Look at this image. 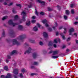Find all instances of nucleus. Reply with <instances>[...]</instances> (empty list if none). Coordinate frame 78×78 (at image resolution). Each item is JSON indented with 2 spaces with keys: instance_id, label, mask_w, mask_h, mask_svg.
<instances>
[{
  "instance_id": "obj_55",
  "label": "nucleus",
  "mask_w": 78,
  "mask_h": 78,
  "mask_svg": "<svg viewBox=\"0 0 78 78\" xmlns=\"http://www.w3.org/2000/svg\"><path fill=\"white\" fill-rule=\"evenodd\" d=\"M35 14H36V15H37V16H38V12H37V11H36L35 12Z\"/></svg>"
},
{
  "instance_id": "obj_33",
  "label": "nucleus",
  "mask_w": 78,
  "mask_h": 78,
  "mask_svg": "<svg viewBox=\"0 0 78 78\" xmlns=\"http://www.w3.org/2000/svg\"><path fill=\"white\" fill-rule=\"evenodd\" d=\"M16 6H19L20 8H21V5L20 4H16Z\"/></svg>"
},
{
  "instance_id": "obj_57",
  "label": "nucleus",
  "mask_w": 78,
  "mask_h": 78,
  "mask_svg": "<svg viewBox=\"0 0 78 78\" xmlns=\"http://www.w3.org/2000/svg\"><path fill=\"white\" fill-rule=\"evenodd\" d=\"M32 19H36V17L34 16H32Z\"/></svg>"
},
{
  "instance_id": "obj_23",
  "label": "nucleus",
  "mask_w": 78,
  "mask_h": 78,
  "mask_svg": "<svg viewBox=\"0 0 78 78\" xmlns=\"http://www.w3.org/2000/svg\"><path fill=\"white\" fill-rule=\"evenodd\" d=\"M59 57L58 56H53L52 57V58L53 59H56V58H58Z\"/></svg>"
},
{
  "instance_id": "obj_31",
  "label": "nucleus",
  "mask_w": 78,
  "mask_h": 78,
  "mask_svg": "<svg viewBox=\"0 0 78 78\" xmlns=\"http://www.w3.org/2000/svg\"><path fill=\"white\" fill-rule=\"evenodd\" d=\"M42 22L43 23H45L47 22V21L46 20H42Z\"/></svg>"
},
{
  "instance_id": "obj_19",
  "label": "nucleus",
  "mask_w": 78,
  "mask_h": 78,
  "mask_svg": "<svg viewBox=\"0 0 78 78\" xmlns=\"http://www.w3.org/2000/svg\"><path fill=\"white\" fill-rule=\"evenodd\" d=\"M5 37V32L4 30H3L2 37Z\"/></svg>"
},
{
  "instance_id": "obj_48",
  "label": "nucleus",
  "mask_w": 78,
  "mask_h": 78,
  "mask_svg": "<svg viewBox=\"0 0 78 78\" xmlns=\"http://www.w3.org/2000/svg\"><path fill=\"white\" fill-rule=\"evenodd\" d=\"M67 16L64 15V18L66 20V19H67Z\"/></svg>"
},
{
  "instance_id": "obj_14",
  "label": "nucleus",
  "mask_w": 78,
  "mask_h": 78,
  "mask_svg": "<svg viewBox=\"0 0 78 78\" xmlns=\"http://www.w3.org/2000/svg\"><path fill=\"white\" fill-rule=\"evenodd\" d=\"M37 2L40 3H41L43 4H45V2L44 1H41L40 0H37Z\"/></svg>"
},
{
  "instance_id": "obj_54",
  "label": "nucleus",
  "mask_w": 78,
  "mask_h": 78,
  "mask_svg": "<svg viewBox=\"0 0 78 78\" xmlns=\"http://www.w3.org/2000/svg\"><path fill=\"white\" fill-rule=\"evenodd\" d=\"M53 46L55 47V48H56V44H54L53 45Z\"/></svg>"
},
{
  "instance_id": "obj_58",
  "label": "nucleus",
  "mask_w": 78,
  "mask_h": 78,
  "mask_svg": "<svg viewBox=\"0 0 78 78\" xmlns=\"http://www.w3.org/2000/svg\"><path fill=\"white\" fill-rule=\"evenodd\" d=\"M78 22H75L74 23V24L75 25H76V24H78Z\"/></svg>"
},
{
  "instance_id": "obj_37",
  "label": "nucleus",
  "mask_w": 78,
  "mask_h": 78,
  "mask_svg": "<svg viewBox=\"0 0 78 78\" xmlns=\"http://www.w3.org/2000/svg\"><path fill=\"white\" fill-rule=\"evenodd\" d=\"M48 30L49 31H52V28L49 27V28H48Z\"/></svg>"
},
{
  "instance_id": "obj_4",
  "label": "nucleus",
  "mask_w": 78,
  "mask_h": 78,
  "mask_svg": "<svg viewBox=\"0 0 78 78\" xmlns=\"http://www.w3.org/2000/svg\"><path fill=\"white\" fill-rule=\"evenodd\" d=\"M10 36L12 38L15 37V33L13 30H11L10 33Z\"/></svg>"
},
{
  "instance_id": "obj_41",
  "label": "nucleus",
  "mask_w": 78,
  "mask_h": 78,
  "mask_svg": "<svg viewBox=\"0 0 78 78\" xmlns=\"http://www.w3.org/2000/svg\"><path fill=\"white\" fill-rule=\"evenodd\" d=\"M57 7L58 8V10L59 11H60V9L61 8V6L58 5L57 6Z\"/></svg>"
},
{
  "instance_id": "obj_15",
  "label": "nucleus",
  "mask_w": 78,
  "mask_h": 78,
  "mask_svg": "<svg viewBox=\"0 0 78 78\" xmlns=\"http://www.w3.org/2000/svg\"><path fill=\"white\" fill-rule=\"evenodd\" d=\"M60 35H61V36L63 39H64V40H65V39H66V38L65 37L64 35L63 34V33H61L60 34Z\"/></svg>"
},
{
  "instance_id": "obj_64",
  "label": "nucleus",
  "mask_w": 78,
  "mask_h": 78,
  "mask_svg": "<svg viewBox=\"0 0 78 78\" xmlns=\"http://www.w3.org/2000/svg\"><path fill=\"white\" fill-rule=\"evenodd\" d=\"M70 51V50H69V49H67L66 50V51Z\"/></svg>"
},
{
  "instance_id": "obj_59",
  "label": "nucleus",
  "mask_w": 78,
  "mask_h": 78,
  "mask_svg": "<svg viewBox=\"0 0 78 78\" xmlns=\"http://www.w3.org/2000/svg\"><path fill=\"white\" fill-rule=\"evenodd\" d=\"M25 45H26V46H28V44H27V43H25Z\"/></svg>"
},
{
  "instance_id": "obj_46",
  "label": "nucleus",
  "mask_w": 78,
  "mask_h": 78,
  "mask_svg": "<svg viewBox=\"0 0 78 78\" xmlns=\"http://www.w3.org/2000/svg\"><path fill=\"white\" fill-rule=\"evenodd\" d=\"M20 76L21 77V78H23V74H20Z\"/></svg>"
},
{
  "instance_id": "obj_38",
  "label": "nucleus",
  "mask_w": 78,
  "mask_h": 78,
  "mask_svg": "<svg viewBox=\"0 0 78 78\" xmlns=\"http://www.w3.org/2000/svg\"><path fill=\"white\" fill-rule=\"evenodd\" d=\"M15 10L14 8H13L12 9V11L13 13H16V12H15Z\"/></svg>"
},
{
  "instance_id": "obj_2",
  "label": "nucleus",
  "mask_w": 78,
  "mask_h": 78,
  "mask_svg": "<svg viewBox=\"0 0 78 78\" xmlns=\"http://www.w3.org/2000/svg\"><path fill=\"white\" fill-rule=\"evenodd\" d=\"M12 41L13 42V44L15 45L16 44L17 45H20V43L17 41V40L16 39H13L12 40Z\"/></svg>"
},
{
  "instance_id": "obj_22",
  "label": "nucleus",
  "mask_w": 78,
  "mask_h": 78,
  "mask_svg": "<svg viewBox=\"0 0 78 78\" xmlns=\"http://www.w3.org/2000/svg\"><path fill=\"white\" fill-rule=\"evenodd\" d=\"M8 18V16H4L2 18V20H5V19H6Z\"/></svg>"
},
{
  "instance_id": "obj_6",
  "label": "nucleus",
  "mask_w": 78,
  "mask_h": 78,
  "mask_svg": "<svg viewBox=\"0 0 78 78\" xmlns=\"http://www.w3.org/2000/svg\"><path fill=\"white\" fill-rule=\"evenodd\" d=\"M73 32H74V29H73V28H72L69 30V35H72V33H73Z\"/></svg>"
},
{
  "instance_id": "obj_56",
  "label": "nucleus",
  "mask_w": 78,
  "mask_h": 78,
  "mask_svg": "<svg viewBox=\"0 0 78 78\" xmlns=\"http://www.w3.org/2000/svg\"><path fill=\"white\" fill-rule=\"evenodd\" d=\"M12 4H13L12 3H10L8 5V6H11V5H12Z\"/></svg>"
},
{
  "instance_id": "obj_39",
  "label": "nucleus",
  "mask_w": 78,
  "mask_h": 78,
  "mask_svg": "<svg viewBox=\"0 0 78 78\" xmlns=\"http://www.w3.org/2000/svg\"><path fill=\"white\" fill-rule=\"evenodd\" d=\"M71 14H74L75 12H74V10H73V9L71 10Z\"/></svg>"
},
{
  "instance_id": "obj_30",
  "label": "nucleus",
  "mask_w": 78,
  "mask_h": 78,
  "mask_svg": "<svg viewBox=\"0 0 78 78\" xmlns=\"http://www.w3.org/2000/svg\"><path fill=\"white\" fill-rule=\"evenodd\" d=\"M21 71L22 72V73H23L24 74L25 73V72L26 71V70L24 69H22Z\"/></svg>"
},
{
  "instance_id": "obj_3",
  "label": "nucleus",
  "mask_w": 78,
  "mask_h": 78,
  "mask_svg": "<svg viewBox=\"0 0 78 78\" xmlns=\"http://www.w3.org/2000/svg\"><path fill=\"white\" fill-rule=\"evenodd\" d=\"M25 38H26V36L25 34H24L22 35L19 36L17 38V39L18 40H23Z\"/></svg>"
},
{
  "instance_id": "obj_16",
  "label": "nucleus",
  "mask_w": 78,
  "mask_h": 78,
  "mask_svg": "<svg viewBox=\"0 0 78 78\" xmlns=\"http://www.w3.org/2000/svg\"><path fill=\"white\" fill-rule=\"evenodd\" d=\"M33 30L34 31H38L39 30L37 26H35L34 27Z\"/></svg>"
},
{
  "instance_id": "obj_29",
  "label": "nucleus",
  "mask_w": 78,
  "mask_h": 78,
  "mask_svg": "<svg viewBox=\"0 0 78 78\" xmlns=\"http://www.w3.org/2000/svg\"><path fill=\"white\" fill-rule=\"evenodd\" d=\"M64 31L63 32V33H64V34H66L67 33V29H66V28H64Z\"/></svg>"
},
{
  "instance_id": "obj_36",
  "label": "nucleus",
  "mask_w": 78,
  "mask_h": 78,
  "mask_svg": "<svg viewBox=\"0 0 78 78\" xmlns=\"http://www.w3.org/2000/svg\"><path fill=\"white\" fill-rule=\"evenodd\" d=\"M31 22L32 23H34L36 22V20H32Z\"/></svg>"
},
{
  "instance_id": "obj_10",
  "label": "nucleus",
  "mask_w": 78,
  "mask_h": 78,
  "mask_svg": "<svg viewBox=\"0 0 78 78\" xmlns=\"http://www.w3.org/2000/svg\"><path fill=\"white\" fill-rule=\"evenodd\" d=\"M58 50H56L54 51H53V55H58Z\"/></svg>"
},
{
  "instance_id": "obj_53",
  "label": "nucleus",
  "mask_w": 78,
  "mask_h": 78,
  "mask_svg": "<svg viewBox=\"0 0 78 78\" xmlns=\"http://www.w3.org/2000/svg\"><path fill=\"white\" fill-rule=\"evenodd\" d=\"M54 42H55V43H57V40H56V39H55L54 40Z\"/></svg>"
},
{
  "instance_id": "obj_8",
  "label": "nucleus",
  "mask_w": 78,
  "mask_h": 78,
  "mask_svg": "<svg viewBox=\"0 0 78 78\" xmlns=\"http://www.w3.org/2000/svg\"><path fill=\"white\" fill-rule=\"evenodd\" d=\"M18 72L19 70L18 69H14L13 70L14 74H15V75H17L18 74Z\"/></svg>"
},
{
  "instance_id": "obj_25",
  "label": "nucleus",
  "mask_w": 78,
  "mask_h": 78,
  "mask_svg": "<svg viewBox=\"0 0 78 78\" xmlns=\"http://www.w3.org/2000/svg\"><path fill=\"white\" fill-rule=\"evenodd\" d=\"M31 76H34V75H37V74L36 73H31Z\"/></svg>"
},
{
  "instance_id": "obj_44",
  "label": "nucleus",
  "mask_w": 78,
  "mask_h": 78,
  "mask_svg": "<svg viewBox=\"0 0 78 78\" xmlns=\"http://www.w3.org/2000/svg\"><path fill=\"white\" fill-rule=\"evenodd\" d=\"M37 26H38V27H39V28H40L41 27V25H40L39 23H37Z\"/></svg>"
},
{
  "instance_id": "obj_47",
  "label": "nucleus",
  "mask_w": 78,
  "mask_h": 78,
  "mask_svg": "<svg viewBox=\"0 0 78 78\" xmlns=\"http://www.w3.org/2000/svg\"><path fill=\"white\" fill-rule=\"evenodd\" d=\"M28 6L29 8H31L32 7V5L31 4H30V5H28Z\"/></svg>"
},
{
  "instance_id": "obj_61",
  "label": "nucleus",
  "mask_w": 78,
  "mask_h": 78,
  "mask_svg": "<svg viewBox=\"0 0 78 78\" xmlns=\"http://www.w3.org/2000/svg\"><path fill=\"white\" fill-rule=\"evenodd\" d=\"M66 48V46H63V47L62 48L63 49V48Z\"/></svg>"
},
{
  "instance_id": "obj_18",
  "label": "nucleus",
  "mask_w": 78,
  "mask_h": 78,
  "mask_svg": "<svg viewBox=\"0 0 78 78\" xmlns=\"http://www.w3.org/2000/svg\"><path fill=\"white\" fill-rule=\"evenodd\" d=\"M55 24L56 26L53 27V28L54 30H56L55 27H57L58 26V23H55Z\"/></svg>"
},
{
  "instance_id": "obj_20",
  "label": "nucleus",
  "mask_w": 78,
  "mask_h": 78,
  "mask_svg": "<svg viewBox=\"0 0 78 78\" xmlns=\"http://www.w3.org/2000/svg\"><path fill=\"white\" fill-rule=\"evenodd\" d=\"M26 17V16H23L22 18V20L23 21H25V20H26V19H25Z\"/></svg>"
},
{
  "instance_id": "obj_43",
  "label": "nucleus",
  "mask_w": 78,
  "mask_h": 78,
  "mask_svg": "<svg viewBox=\"0 0 78 78\" xmlns=\"http://www.w3.org/2000/svg\"><path fill=\"white\" fill-rule=\"evenodd\" d=\"M70 37H69V38H68L67 40H66V41H67V42H68V41H70Z\"/></svg>"
},
{
  "instance_id": "obj_35",
  "label": "nucleus",
  "mask_w": 78,
  "mask_h": 78,
  "mask_svg": "<svg viewBox=\"0 0 78 78\" xmlns=\"http://www.w3.org/2000/svg\"><path fill=\"white\" fill-rule=\"evenodd\" d=\"M40 14H41V15H42V16H44V15L45 14V13L43 12H41L40 13Z\"/></svg>"
},
{
  "instance_id": "obj_50",
  "label": "nucleus",
  "mask_w": 78,
  "mask_h": 78,
  "mask_svg": "<svg viewBox=\"0 0 78 78\" xmlns=\"http://www.w3.org/2000/svg\"><path fill=\"white\" fill-rule=\"evenodd\" d=\"M45 27H48V26H49L48 25V24H47V23H46L45 24Z\"/></svg>"
},
{
  "instance_id": "obj_12",
  "label": "nucleus",
  "mask_w": 78,
  "mask_h": 78,
  "mask_svg": "<svg viewBox=\"0 0 78 78\" xmlns=\"http://www.w3.org/2000/svg\"><path fill=\"white\" fill-rule=\"evenodd\" d=\"M5 78H11V75L10 74L8 73Z\"/></svg>"
},
{
  "instance_id": "obj_51",
  "label": "nucleus",
  "mask_w": 78,
  "mask_h": 78,
  "mask_svg": "<svg viewBox=\"0 0 78 78\" xmlns=\"http://www.w3.org/2000/svg\"><path fill=\"white\" fill-rule=\"evenodd\" d=\"M52 53H53V51H50L49 52V54H51Z\"/></svg>"
},
{
  "instance_id": "obj_27",
  "label": "nucleus",
  "mask_w": 78,
  "mask_h": 78,
  "mask_svg": "<svg viewBox=\"0 0 78 78\" xmlns=\"http://www.w3.org/2000/svg\"><path fill=\"white\" fill-rule=\"evenodd\" d=\"M21 14H23V16H26V13H25V12L24 11H23L22 12Z\"/></svg>"
},
{
  "instance_id": "obj_24",
  "label": "nucleus",
  "mask_w": 78,
  "mask_h": 78,
  "mask_svg": "<svg viewBox=\"0 0 78 78\" xmlns=\"http://www.w3.org/2000/svg\"><path fill=\"white\" fill-rule=\"evenodd\" d=\"M30 21H29L28 22H27L26 24V25H27V26H30Z\"/></svg>"
},
{
  "instance_id": "obj_63",
  "label": "nucleus",
  "mask_w": 78,
  "mask_h": 78,
  "mask_svg": "<svg viewBox=\"0 0 78 78\" xmlns=\"http://www.w3.org/2000/svg\"><path fill=\"white\" fill-rule=\"evenodd\" d=\"M76 44H78V40H76Z\"/></svg>"
},
{
  "instance_id": "obj_11",
  "label": "nucleus",
  "mask_w": 78,
  "mask_h": 78,
  "mask_svg": "<svg viewBox=\"0 0 78 78\" xmlns=\"http://www.w3.org/2000/svg\"><path fill=\"white\" fill-rule=\"evenodd\" d=\"M48 47H51V46L53 45V43H52V42H51V41H50L48 44Z\"/></svg>"
},
{
  "instance_id": "obj_42",
  "label": "nucleus",
  "mask_w": 78,
  "mask_h": 78,
  "mask_svg": "<svg viewBox=\"0 0 78 78\" xmlns=\"http://www.w3.org/2000/svg\"><path fill=\"white\" fill-rule=\"evenodd\" d=\"M39 44L40 45H43V43L42 41H40L39 43Z\"/></svg>"
},
{
  "instance_id": "obj_1",
  "label": "nucleus",
  "mask_w": 78,
  "mask_h": 78,
  "mask_svg": "<svg viewBox=\"0 0 78 78\" xmlns=\"http://www.w3.org/2000/svg\"><path fill=\"white\" fill-rule=\"evenodd\" d=\"M8 23L9 25H12L13 27H15L16 25H18V23H14L12 20H10L9 21Z\"/></svg>"
},
{
  "instance_id": "obj_17",
  "label": "nucleus",
  "mask_w": 78,
  "mask_h": 78,
  "mask_svg": "<svg viewBox=\"0 0 78 78\" xmlns=\"http://www.w3.org/2000/svg\"><path fill=\"white\" fill-rule=\"evenodd\" d=\"M18 29L20 30H22L23 29V27L21 25H19L18 26Z\"/></svg>"
},
{
  "instance_id": "obj_60",
  "label": "nucleus",
  "mask_w": 78,
  "mask_h": 78,
  "mask_svg": "<svg viewBox=\"0 0 78 78\" xmlns=\"http://www.w3.org/2000/svg\"><path fill=\"white\" fill-rule=\"evenodd\" d=\"M6 62H7V63H8V62H9V61H8V59H6Z\"/></svg>"
},
{
  "instance_id": "obj_28",
  "label": "nucleus",
  "mask_w": 78,
  "mask_h": 78,
  "mask_svg": "<svg viewBox=\"0 0 78 78\" xmlns=\"http://www.w3.org/2000/svg\"><path fill=\"white\" fill-rule=\"evenodd\" d=\"M66 14L67 15H69V14H70V12H69V11L68 10H66Z\"/></svg>"
},
{
  "instance_id": "obj_49",
  "label": "nucleus",
  "mask_w": 78,
  "mask_h": 78,
  "mask_svg": "<svg viewBox=\"0 0 78 78\" xmlns=\"http://www.w3.org/2000/svg\"><path fill=\"white\" fill-rule=\"evenodd\" d=\"M48 11H51V9L50 8V7H48Z\"/></svg>"
},
{
  "instance_id": "obj_26",
  "label": "nucleus",
  "mask_w": 78,
  "mask_h": 78,
  "mask_svg": "<svg viewBox=\"0 0 78 78\" xmlns=\"http://www.w3.org/2000/svg\"><path fill=\"white\" fill-rule=\"evenodd\" d=\"M18 18L19 16L17 15H16L14 17V19L15 20H17V19H18Z\"/></svg>"
},
{
  "instance_id": "obj_13",
  "label": "nucleus",
  "mask_w": 78,
  "mask_h": 78,
  "mask_svg": "<svg viewBox=\"0 0 78 78\" xmlns=\"http://www.w3.org/2000/svg\"><path fill=\"white\" fill-rule=\"evenodd\" d=\"M15 53H17V51L16 50H14L12 52L11 55H13Z\"/></svg>"
},
{
  "instance_id": "obj_52",
  "label": "nucleus",
  "mask_w": 78,
  "mask_h": 78,
  "mask_svg": "<svg viewBox=\"0 0 78 78\" xmlns=\"http://www.w3.org/2000/svg\"><path fill=\"white\" fill-rule=\"evenodd\" d=\"M70 6L71 8H73V4H71L70 5Z\"/></svg>"
},
{
  "instance_id": "obj_32",
  "label": "nucleus",
  "mask_w": 78,
  "mask_h": 78,
  "mask_svg": "<svg viewBox=\"0 0 78 78\" xmlns=\"http://www.w3.org/2000/svg\"><path fill=\"white\" fill-rule=\"evenodd\" d=\"M4 69L5 70H8V66H5L4 67Z\"/></svg>"
},
{
  "instance_id": "obj_40",
  "label": "nucleus",
  "mask_w": 78,
  "mask_h": 78,
  "mask_svg": "<svg viewBox=\"0 0 78 78\" xmlns=\"http://www.w3.org/2000/svg\"><path fill=\"white\" fill-rule=\"evenodd\" d=\"M7 58H8V59H11V55H7Z\"/></svg>"
},
{
  "instance_id": "obj_7",
  "label": "nucleus",
  "mask_w": 78,
  "mask_h": 78,
  "mask_svg": "<svg viewBox=\"0 0 78 78\" xmlns=\"http://www.w3.org/2000/svg\"><path fill=\"white\" fill-rule=\"evenodd\" d=\"M37 56V53L36 52H34L33 54V57L34 59H36V57Z\"/></svg>"
},
{
  "instance_id": "obj_45",
  "label": "nucleus",
  "mask_w": 78,
  "mask_h": 78,
  "mask_svg": "<svg viewBox=\"0 0 78 78\" xmlns=\"http://www.w3.org/2000/svg\"><path fill=\"white\" fill-rule=\"evenodd\" d=\"M31 69H35V67L33 66H31Z\"/></svg>"
},
{
  "instance_id": "obj_9",
  "label": "nucleus",
  "mask_w": 78,
  "mask_h": 78,
  "mask_svg": "<svg viewBox=\"0 0 78 78\" xmlns=\"http://www.w3.org/2000/svg\"><path fill=\"white\" fill-rule=\"evenodd\" d=\"M43 36L44 38H47L48 37V34L45 32L43 33Z\"/></svg>"
},
{
  "instance_id": "obj_21",
  "label": "nucleus",
  "mask_w": 78,
  "mask_h": 78,
  "mask_svg": "<svg viewBox=\"0 0 78 78\" xmlns=\"http://www.w3.org/2000/svg\"><path fill=\"white\" fill-rule=\"evenodd\" d=\"M29 42H31V43H35V41L34 40H33L31 39H29Z\"/></svg>"
},
{
  "instance_id": "obj_34",
  "label": "nucleus",
  "mask_w": 78,
  "mask_h": 78,
  "mask_svg": "<svg viewBox=\"0 0 78 78\" xmlns=\"http://www.w3.org/2000/svg\"><path fill=\"white\" fill-rule=\"evenodd\" d=\"M37 64H38V62H34V66H37Z\"/></svg>"
},
{
  "instance_id": "obj_62",
  "label": "nucleus",
  "mask_w": 78,
  "mask_h": 78,
  "mask_svg": "<svg viewBox=\"0 0 78 78\" xmlns=\"http://www.w3.org/2000/svg\"><path fill=\"white\" fill-rule=\"evenodd\" d=\"M4 5H7V3L5 2L4 3Z\"/></svg>"
},
{
  "instance_id": "obj_5",
  "label": "nucleus",
  "mask_w": 78,
  "mask_h": 78,
  "mask_svg": "<svg viewBox=\"0 0 78 78\" xmlns=\"http://www.w3.org/2000/svg\"><path fill=\"white\" fill-rule=\"evenodd\" d=\"M31 48H28V50H27L26 52H25L24 54L25 55L26 53H28L29 54V53H31Z\"/></svg>"
}]
</instances>
